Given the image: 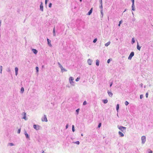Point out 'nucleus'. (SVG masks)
Wrapping results in <instances>:
<instances>
[{
  "mask_svg": "<svg viewBox=\"0 0 153 153\" xmlns=\"http://www.w3.org/2000/svg\"><path fill=\"white\" fill-rule=\"evenodd\" d=\"M118 128L122 132L124 133L126 132V127L123 126L119 127V126H118Z\"/></svg>",
  "mask_w": 153,
  "mask_h": 153,
  "instance_id": "1",
  "label": "nucleus"
},
{
  "mask_svg": "<svg viewBox=\"0 0 153 153\" xmlns=\"http://www.w3.org/2000/svg\"><path fill=\"white\" fill-rule=\"evenodd\" d=\"M74 80V78L72 77H70L69 78V81L70 84L73 86L74 85V82L73 81Z\"/></svg>",
  "mask_w": 153,
  "mask_h": 153,
  "instance_id": "2",
  "label": "nucleus"
},
{
  "mask_svg": "<svg viewBox=\"0 0 153 153\" xmlns=\"http://www.w3.org/2000/svg\"><path fill=\"white\" fill-rule=\"evenodd\" d=\"M142 143L143 144L145 143L146 140V137L145 136H143L141 137Z\"/></svg>",
  "mask_w": 153,
  "mask_h": 153,
  "instance_id": "3",
  "label": "nucleus"
},
{
  "mask_svg": "<svg viewBox=\"0 0 153 153\" xmlns=\"http://www.w3.org/2000/svg\"><path fill=\"white\" fill-rule=\"evenodd\" d=\"M134 53L133 52H132L131 53L129 56L128 57V59H131L132 57L134 56Z\"/></svg>",
  "mask_w": 153,
  "mask_h": 153,
  "instance_id": "4",
  "label": "nucleus"
},
{
  "mask_svg": "<svg viewBox=\"0 0 153 153\" xmlns=\"http://www.w3.org/2000/svg\"><path fill=\"white\" fill-rule=\"evenodd\" d=\"M33 128L36 130H38L39 129L40 126L39 125L34 124L33 126Z\"/></svg>",
  "mask_w": 153,
  "mask_h": 153,
  "instance_id": "5",
  "label": "nucleus"
},
{
  "mask_svg": "<svg viewBox=\"0 0 153 153\" xmlns=\"http://www.w3.org/2000/svg\"><path fill=\"white\" fill-rule=\"evenodd\" d=\"M44 118L42 119V121L47 122L48 120L46 116L45 115L44 116Z\"/></svg>",
  "mask_w": 153,
  "mask_h": 153,
  "instance_id": "6",
  "label": "nucleus"
},
{
  "mask_svg": "<svg viewBox=\"0 0 153 153\" xmlns=\"http://www.w3.org/2000/svg\"><path fill=\"white\" fill-rule=\"evenodd\" d=\"M24 134L26 138L30 139L29 136L28 134L27 133L26 131H24Z\"/></svg>",
  "mask_w": 153,
  "mask_h": 153,
  "instance_id": "7",
  "label": "nucleus"
},
{
  "mask_svg": "<svg viewBox=\"0 0 153 153\" xmlns=\"http://www.w3.org/2000/svg\"><path fill=\"white\" fill-rule=\"evenodd\" d=\"M47 41H48V45L50 47H51L52 45H51V41L50 40L48 39H47Z\"/></svg>",
  "mask_w": 153,
  "mask_h": 153,
  "instance_id": "8",
  "label": "nucleus"
},
{
  "mask_svg": "<svg viewBox=\"0 0 153 153\" xmlns=\"http://www.w3.org/2000/svg\"><path fill=\"white\" fill-rule=\"evenodd\" d=\"M118 134L121 137H123L124 136V135L120 131H119L118 132Z\"/></svg>",
  "mask_w": 153,
  "mask_h": 153,
  "instance_id": "9",
  "label": "nucleus"
},
{
  "mask_svg": "<svg viewBox=\"0 0 153 153\" xmlns=\"http://www.w3.org/2000/svg\"><path fill=\"white\" fill-rule=\"evenodd\" d=\"M23 114H24V116L22 118L26 120H27V119L26 118V113L25 112H23Z\"/></svg>",
  "mask_w": 153,
  "mask_h": 153,
  "instance_id": "10",
  "label": "nucleus"
},
{
  "mask_svg": "<svg viewBox=\"0 0 153 153\" xmlns=\"http://www.w3.org/2000/svg\"><path fill=\"white\" fill-rule=\"evenodd\" d=\"M18 68H15V74L17 76L18 74Z\"/></svg>",
  "mask_w": 153,
  "mask_h": 153,
  "instance_id": "11",
  "label": "nucleus"
},
{
  "mask_svg": "<svg viewBox=\"0 0 153 153\" xmlns=\"http://www.w3.org/2000/svg\"><path fill=\"white\" fill-rule=\"evenodd\" d=\"M32 51L35 54H36L37 53L38 51L36 49H33L32 50Z\"/></svg>",
  "mask_w": 153,
  "mask_h": 153,
  "instance_id": "12",
  "label": "nucleus"
},
{
  "mask_svg": "<svg viewBox=\"0 0 153 153\" xmlns=\"http://www.w3.org/2000/svg\"><path fill=\"white\" fill-rule=\"evenodd\" d=\"M61 71L62 72L65 71H66L67 70L64 68H61Z\"/></svg>",
  "mask_w": 153,
  "mask_h": 153,
  "instance_id": "13",
  "label": "nucleus"
},
{
  "mask_svg": "<svg viewBox=\"0 0 153 153\" xmlns=\"http://www.w3.org/2000/svg\"><path fill=\"white\" fill-rule=\"evenodd\" d=\"M108 93L110 97H111L112 96L113 94L112 92L109 91H108Z\"/></svg>",
  "mask_w": 153,
  "mask_h": 153,
  "instance_id": "14",
  "label": "nucleus"
},
{
  "mask_svg": "<svg viewBox=\"0 0 153 153\" xmlns=\"http://www.w3.org/2000/svg\"><path fill=\"white\" fill-rule=\"evenodd\" d=\"M93 8H92L90 10V11L88 12V14L89 15H90L92 12Z\"/></svg>",
  "mask_w": 153,
  "mask_h": 153,
  "instance_id": "15",
  "label": "nucleus"
},
{
  "mask_svg": "<svg viewBox=\"0 0 153 153\" xmlns=\"http://www.w3.org/2000/svg\"><path fill=\"white\" fill-rule=\"evenodd\" d=\"M40 9L42 10H43V6L42 5V3H41V4L40 5Z\"/></svg>",
  "mask_w": 153,
  "mask_h": 153,
  "instance_id": "16",
  "label": "nucleus"
},
{
  "mask_svg": "<svg viewBox=\"0 0 153 153\" xmlns=\"http://www.w3.org/2000/svg\"><path fill=\"white\" fill-rule=\"evenodd\" d=\"M99 65V61L98 59H97L96 60V65L97 66H98Z\"/></svg>",
  "mask_w": 153,
  "mask_h": 153,
  "instance_id": "17",
  "label": "nucleus"
},
{
  "mask_svg": "<svg viewBox=\"0 0 153 153\" xmlns=\"http://www.w3.org/2000/svg\"><path fill=\"white\" fill-rule=\"evenodd\" d=\"M103 102L104 104L107 103L108 102V100H103Z\"/></svg>",
  "mask_w": 153,
  "mask_h": 153,
  "instance_id": "18",
  "label": "nucleus"
},
{
  "mask_svg": "<svg viewBox=\"0 0 153 153\" xmlns=\"http://www.w3.org/2000/svg\"><path fill=\"white\" fill-rule=\"evenodd\" d=\"M24 91V88L23 87H22L21 88L20 92L21 93H23Z\"/></svg>",
  "mask_w": 153,
  "mask_h": 153,
  "instance_id": "19",
  "label": "nucleus"
},
{
  "mask_svg": "<svg viewBox=\"0 0 153 153\" xmlns=\"http://www.w3.org/2000/svg\"><path fill=\"white\" fill-rule=\"evenodd\" d=\"M88 62L89 65H91V59H88Z\"/></svg>",
  "mask_w": 153,
  "mask_h": 153,
  "instance_id": "20",
  "label": "nucleus"
},
{
  "mask_svg": "<svg viewBox=\"0 0 153 153\" xmlns=\"http://www.w3.org/2000/svg\"><path fill=\"white\" fill-rule=\"evenodd\" d=\"M110 44V42H107V43H105V45L106 46H108V45H109Z\"/></svg>",
  "mask_w": 153,
  "mask_h": 153,
  "instance_id": "21",
  "label": "nucleus"
},
{
  "mask_svg": "<svg viewBox=\"0 0 153 153\" xmlns=\"http://www.w3.org/2000/svg\"><path fill=\"white\" fill-rule=\"evenodd\" d=\"M119 104H117L116 106V110L117 111L119 109Z\"/></svg>",
  "mask_w": 153,
  "mask_h": 153,
  "instance_id": "22",
  "label": "nucleus"
},
{
  "mask_svg": "<svg viewBox=\"0 0 153 153\" xmlns=\"http://www.w3.org/2000/svg\"><path fill=\"white\" fill-rule=\"evenodd\" d=\"M73 143H75V144H77V145H79V141H76V142H73Z\"/></svg>",
  "mask_w": 153,
  "mask_h": 153,
  "instance_id": "23",
  "label": "nucleus"
},
{
  "mask_svg": "<svg viewBox=\"0 0 153 153\" xmlns=\"http://www.w3.org/2000/svg\"><path fill=\"white\" fill-rule=\"evenodd\" d=\"M137 49L139 50H140V48H141V47H140L139 45H138V43H137Z\"/></svg>",
  "mask_w": 153,
  "mask_h": 153,
  "instance_id": "24",
  "label": "nucleus"
},
{
  "mask_svg": "<svg viewBox=\"0 0 153 153\" xmlns=\"http://www.w3.org/2000/svg\"><path fill=\"white\" fill-rule=\"evenodd\" d=\"M39 68H36V72L37 74V75L38 74V72H39Z\"/></svg>",
  "mask_w": 153,
  "mask_h": 153,
  "instance_id": "25",
  "label": "nucleus"
},
{
  "mask_svg": "<svg viewBox=\"0 0 153 153\" xmlns=\"http://www.w3.org/2000/svg\"><path fill=\"white\" fill-rule=\"evenodd\" d=\"M72 131L74 132L75 131L74 126V125L72 126Z\"/></svg>",
  "mask_w": 153,
  "mask_h": 153,
  "instance_id": "26",
  "label": "nucleus"
},
{
  "mask_svg": "<svg viewBox=\"0 0 153 153\" xmlns=\"http://www.w3.org/2000/svg\"><path fill=\"white\" fill-rule=\"evenodd\" d=\"M8 145H9L10 146H13L14 145V144L13 143H9L8 144Z\"/></svg>",
  "mask_w": 153,
  "mask_h": 153,
  "instance_id": "27",
  "label": "nucleus"
},
{
  "mask_svg": "<svg viewBox=\"0 0 153 153\" xmlns=\"http://www.w3.org/2000/svg\"><path fill=\"white\" fill-rule=\"evenodd\" d=\"M134 4L133 5V4H132V10L133 11H134L135 10V9L134 8Z\"/></svg>",
  "mask_w": 153,
  "mask_h": 153,
  "instance_id": "28",
  "label": "nucleus"
},
{
  "mask_svg": "<svg viewBox=\"0 0 153 153\" xmlns=\"http://www.w3.org/2000/svg\"><path fill=\"white\" fill-rule=\"evenodd\" d=\"M100 4L101 5V9H102V0H100Z\"/></svg>",
  "mask_w": 153,
  "mask_h": 153,
  "instance_id": "29",
  "label": "nucleus"
},
{
  "mask_svg": "<svg viewBox=\"0 0 153 153\" xmlns=\"http://www.w3.org/2000/svg\"><path fill=\"white\" fill-rule=\"evenodd\" d=\"M148 152L149 153H152V150H150V149H149L148 150Z\"/></svg>",
  "mask_w": 153,
  "mask_h": 153,
  "instance_id": "30",
  "label": "nucleus"
},
{
  "mask_svg": "<svg viewBox=\"0 0 153 153\" xmlns=\"http://www.w3.org/2000/svg\"><path fill=\"white\" fill-rule=\"evenodd\" d=\"M125 105L127 106L128 104L129 103L128 102V101H126L125 102Z\"/></svg>",
  "mask_w": 153,
  "mask_h": 153,
  "instance_id": "31",
  "label": "nucleus"
},
{
  "mask_svg": "<svg viewBox=\"0 0 153 153\" xmlns=\"http://www.w3.org/2000/svg\"><path fill=\"white\" fill-rule=\"evenodd\" d=\"M132 43H134L135 42V40H134V38H133L132 39Z\"/></svg>",
  "mask_w": 153,
  "mask_h": 153,
  "instance_id": "32",
  "label": "nucleus"
},
{
  "mask_svg": "<svg viewBox=\"0 0 153 153\" xmlns=\"http://www.w3.org/2000/svg\"><path fill=\"white\" fill-rule=\"evenodd\" d=\"M87 104V102L86 101H84L83 103V105H85Z\"/></svg>",
  "mask_w": 153,
  "mask_h": 153,
  "instance_id": "33",
  "label": "nucleus"
},
{
  "mask_svg": "<svg viewBox=\"0 0 153 153\" xmlns=\"http://www.w3.org/2000/svg\"><path fill=\"white\" fill-rule=\"evenodd\" d=\"M20 131H21V129L20 128L18 130V131H17L18 133L19 134L20 133Z\"/></svg>",
  "mask_w": 153,
  "mask_h": 153,
  "instance_id": "34",
  "label": "nucleus"
},
{
  "mask_svg": "<svg viewBox=\"0 0 153 153\" xmlns=\"http://www.w3.org/2000/svg\"><path fill=\"white\" fill-rule=\"evenodd\" d=\"M80 79V78L79 77H77L76 79V82H77L79 81V79Z\"/></svg>",
  "mask_w": 153,
  "mask_h": 153,
  "instance_id": "35",
  "label": "nucleus"
},
{
  "mask_svg": "<svg viewBox=\"0 0 153 153\" xmlns=\"http://www.w3.org/2000/svg\"><path fill=\"white\" fill-rule=\"evenodd\" d=\"M101 123H99L98 125V127L100 128V126H101Z\"/></svg>",
  "mask_w": 153,
  "mask_h": 153,
  "instance_id": "36",
  "label": "nucleus"
},
{
  "mask_svg": "<svg viewBox=\"0 0 153 153\" xmlns=\"http://www.w3.org/2000/svg\"><path fill=\"white\" fill-rule=\"evenodd\" d=\"M143 97V94H141L140 96V99H142Z\"/></svg>",
  "mask_w": 153,
  "mask_h": 153,
  "instance_id": "37",
  "label": "nucleus"
},
{
  "mask_svg": "<svg viewBox=\"0 0 153 153\" xmlns=\"http://www.w3.org/2000/svg\"><path fill=\"white\" fill-rule=\"evenodd\" d=\"M97 40V39H95L93 41V42L95 43Z\"/></svg>",
  "mask_w": 153,
  "mask_h": 153,
  "instance_id": "38",
  "label": "nucleus"
},
{
  "mask_svg": "<svg viewBox=\"0 0 153 153\" xmlns=\"http://www.w3.org/2000/svg\"><path fill=\"white\" fill-rule=\"evenodd\" d=\"M148 92H147L146 93V98H147L148 97Z\"/></svg>",
  "mask_w": 153,
  "mask_h": 153,
  "instance_id": "39",
  "label": "nucleus"
},
{
  "mask_svg": "<svg viewBox=\"0 0 153 153\" xmlns=\"http://www.w3.org/2000/svg\"><path fill=\"white\" fill-rule=\"evenodd\" d=\"M79 108H78V109H77L76 110V111L77 113V114H78V113L79 112Z\"/></svg>",
  "mask_w": 153,
  "mask_h": 153,
  "instance_id": "40",
  "label": "nucleus"
},
{
  "mask_svg": "<svg viewBox=\"0 0 153 153\" xmlns=\"http://www.w3.org/2000/svg\"><path fill=\"white\" fill-rule=\"evenodd\" d=\"M131 0L132 3V4H133V5L134 4V0Z\"/></svg>",
  "mask_w": 153,
  "mask_h": 153,
  "instance_id": "41",
  "label": "nucleus"
},
{
  "mask_svg": "<svg viewBox=\"0 0 153 153\" xmlns=\"http://www.w3.org/2000/svg\"><path fill=\"white\" fill-rule=\"evenodd\" d=\"M51 5H52V4L51 3H50L49 4V7H51Z\"/></svg>",
  "mask_w": 153,
  "mask_h": 153,
  "instance_id": "42",
  "label": "nucleus"
},
{
  "mask_svg": "<svg viewBox=\"0 0 153 153\" xmlns=\"http://www.w3.org/2000/svg\"><path fill=\"white\" fill-rule=\"evenodd\" d=\"M68 124H67L65 126L66 129H67V128H68Z\"/></svg>",
  "mask_w": 153,
  "mask_h": 153,
  "instance_id": "43",
  "label": "nucleus"
},
{
  "mask_svg": "<svg viewBox=\"0 0 153 153\" xmlns=\"http://www.w3.org/2000/svg\"><path fill=\"white\" fill-rule=\"evenodd\" d=\"M110 59H109L108 60V61H107V63H109V62H110Z\"/></svg>",
  "mask_w": 153,
  "mask_h": 153,
  "instance_id": "44",
  "label": "nucleus"
},
{
  "mask_svg": "<svg viewBox=\"0 0 153 153\" xmlns=\"http://www.w3.org/2000/svg\"><path fill=\"white\" fill-rule=\"evenodd\" d=\"M112 84H113V82H112L111 83V84H110V87H111V86H112Z\"/></svg>",
  "mask_w": 153,
  "mask_h": 153,
  "instance_id": "45",
  "label": "nucleus"
},
{
  "mask_svg": "<svg viewBox=\"0 0 153 153\" xmlns=\"http://www.w3.org/2000/svg\"><path fill=\"white\" fill-rule=\"evenodd\" d=\"M140 85L141 87H143V84L142 83L140 84Z\"/></svg>",
  "mask_w": 153,
  "mask_h": 153,
  "instance_id": "46",
  "label": "nucleus"
},
{
  "mask_svg": "<svg viewBox=\"0 0 153 153\" xmlns=\"http://www.w3.org/2000/svg\"><path fill=\"white\" fill-rule=\"evenodd\" d=\"M122 21L121 20V21H120L119 23L121 24L122 23Z\"/></svg>",
  "mask_w": 153,
  "mask_h": 153,
  "instance_id": "47",
  "label": "nucleus"
},
{
  "mask_svg": "<svg viewBox=\"0 0 153 153\" xmlns=\"http://www.w3.org/2000/svg\"><path fill=\"white\" fill-rule=\"evenodd\" d=\"M47 0H45V4H46L47 3Z\"/></svg>",
  "mask_w": 153,
  "mask_h": 153,
  "instance_id": "48",
  "label": "nucleus"
},
{
  "mask_svg": "<svg viewBox=\"0 0 153 153\" xmlns=\"http://www.w3.org/2000/svg\"><path fill=\"white\" fill-rule=\"evenodd\" d=\"M2 69L1 68V72H0L1 74L2 73Z\"/></svg>",
  "mask_w": 153,
  "mask_h": 153,
  "instance_id": "49",
  "label": "nucleus"
},
{
  "mask_svg": "<svg viewBox=\"0 0 153 153\" xmlns=\"http://www.w3.org/2000/svg\"><path fill=\"white\" fill-rule=\"evenodd\" d=\"M67 87H69H69H69V85H67Z\"/></svg>",
  "mask_w": 153,
  "mask_h": 153,
  "instance_id": "50",
  "label": "nucleus"
},
{
  "mask_svg": "<svg viewBox=\"0 0 153 153\" xmlns=\"http://www.w3.org/2000/svg\"><path fill=\"white\" fill-rule=\"evenodd\" d=\"M120 24L119 23V24L118 25V26H120Z\"/></svg>",
  "mask_w": 153,
  "mask_h": 153,
  "instance_id": "51",
  "label": "nucleus"
},
{
  "mask_svg": "<svg viewBox=\"0 0 153 153\" xmlns=\"http://www.w3.org/2000/svg\"><path fill=\"white\" fill-rule=\"evenodd\" d=\"M81 135L82 136H83V134H81Z\"/></svg>",
  "mask_w": 153,
  "mask_h": 153,
  "instance_id": "52",
  "label": "nucleus"
},
{
  "mask_svg": "<svg viewBox=\"0 0 153 153\" xmlns=\"http://www.w3.org/2000/svg\"><path fill=\"white\" fill-rule=\"evenodd\" d=\"M1 25V22L0 21V26Z\"/></svg>",
  "mask_w": 153,
  "mask_h": 153,
  "instance_id": "53",
  "label": "nucleus"
},
{
  "mask_svg": "<svg viewBox=\"0 0 153 153\" xmlns=\"http://www.w3.org/2000/svg\"><path fill=\"white\" fill-rule=\"evenodd\" d=\"M100 7L101 8V6Z\"/></svg>",
  "mask_w": 153,
  "mask_h": 153,
  "instance_id": "54",
  "label": "nucleus"
},
{
  "mask_svg": "<svg viewBox=\"0 0 153 153\" xmlns=\"http://www.w3.org/2000/svg\"><path fill=\"white\" fill-rule=\"evenodd\" d=\"M53 31L54 33V32H55L54 29L53 30Z\"/></svg>",
  "mask_w": 153,
  "mask_h": 153,
  "instance_id": "55",
  "label": "nucleus"
},
{
  "mask_svg": "<svg viewBox=\"0 0 153 153\" xmlns=\"http://www.w3.org/2000/svg\"><path fill=\"white\" fill-rule=\"evenodd\" d=\"M42 153H45L43 151L42 152Z\"/></svg>",
  "mask_w": 153,
  "mask_h": 153,
  "instance_id": "56",
  "label": "nucleus"
},
{
  "mask_svg": "<svg viewBox=\"0 0 153 153\" xmlns=\"http://www.w3.org/2000/svg\"><path fill=\"white\" fill-rule=\"evenodd\" d=\"M82 0H80V2H81V1H82Z\"/></svg>",
  "mask_w": 153,
  "mask_h": 153,
  "instance_id": "57",
  "label": "nucleus"
},
{
  "mask_svg": "<svg viewBox=\"0 0 153 153\" xmlns=\"http://www.w3.org/2000/svg\"><path fill=\"white\" fill-rule=\"evenodd\" d=\"M144 88H145L146 87V86H144Z\"/></svg>",
  "mask_w": 153,
  "mask_h": 153,
  "instance_id": "58",
  "label": "nucleus"
}]
</instances>
